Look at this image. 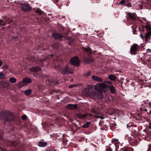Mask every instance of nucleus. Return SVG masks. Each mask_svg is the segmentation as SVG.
<instances>
[{
    "instance_id": "nucleus-46",
    "label": "nucleus",
    "mask_w": 151,
    "mask_h": 151,
    "mask_svg": "<svg viewBox=\"0 0 151 151\" xmlns=\"http://www.w3.org/2000/svg\"><path fill=\"white\" fill-rule=\"evenodd\" d=\"M48 84H50L51 86H52V84H51V83H47Z\"/></svg>"
},
{
    "instance_id": "nucleus-31",
    "label": "nucleus",
    "mask_w": 151,
    "mask_h": 151,
    "mask_svg": "<svg viewBox=\"0 0 151 151\" xmlns=\"http://www.w3.org/2000/svg\"><path fill=\"white\" fill-rule=\"evenodd\" d=\"M12 40H16L18 39V37L17 36H13L12 37Z\"/></svg>"
},
{
    "instance_id": "nucleus-23",
    "label": "nucleus",
    "mask_w": 151,
    "mask_h": 151,
    "mask_svg": "<svg viewBox=\"0 0 151 151\" xmlns=\"http://www.w3.org/2000/svg\"><path fill=\"white\" fill-rule=\"evenodd\" d=\"M6 77L5 75L1 72H0V78L3 79L5 78Z\"/></svg>"
},
{
    "instance_id": "nucleus-13",
    "label": "nucleus",
    "mask_w": 151,
    "mask_h": 151,
    "mask_svg": "<svg viewBox=\"0 0 151 151\" xmlns=\"http://www.w3.org/2000/svg\"><path fill=\"white\" fill-rule=\"evenodd\" d=\"M77 105L70 104L68 105V108L70 109H76L77 108Z\"/></svg>"
},
{
    "instance_id": "nucleus-43",
    "label": "nucleus",
    "mask_w": 151,
    "mask_h": 151,
    "mask_svg": "<svg viewBox=\"0 0 151 151\" xmlns=\"http://www.w3.org/2000/svg\"><path fill=\"white\" fill-rule=\"evenodd\" d=\"M147 51H149L150 52H151V50H150V49H148L147 50Z\"/></svg>"
},
{
    "instance_id": "nucleus-28",
    "label": "nucleus",
    "mask_w": 151,
    "mask_h": 151,
    "mask_svg": "<svg viewBox=\"0 0 151 151\" xmlns=\"http://www.w3.org/2000/svg\"><path fill=\"white\" fill-rule=\"evenodd\" d=\"M146 28L148 31H151V27H150L147 26L146 27Z\"/></svg>"
},
{
    "instance_id": "nucleus-6",
    "label": "nucleus",
    "mask_w": 151,
    "mask_h": 151,
    "mask_svg": "<svg viewBox=\"0 0 151 151\" xmlns=\"http://www.w3.org/2000/svg\"><path fill=\"white\" fill-rule=\"evenodd\" d=\"M93 94L94 97L98 99H102L103 98V95L102 92L98 91L97 93H93L92 94Z\"/></svg>"
},
{
    "instance_id": "nucleus-29",
    "label": "nucleus",
    "mask_w": 151,
    "mask_h": 151,
    "mask_svg": "<svg viewBox=\"0 0 151 151\" xmlns=\"http://www.w3.org/2000/svg\"><path fill=\"white\" fill-rule=\"evenodd\" d=\"M95 116V117L96 118H100L101 119H103L104 118V117L102 116H99L96 115V116Z\"/></svg>"
},
{
    "instance_id": "nucleus-41",
    "label": "nucleus",
    "mask_w": 151,
    "mask_h": 151,
    "mask_svg": "<svg viewBox=\"0 0 151 151\" xmlns=\"http://www.w3.org/2000/svg\"><path fill=\"white\" fill-rule=\"evenodd\" d=\"M0 149L1 150V151H7V150H2L1 148H0Z\"/></svg>"
},
{
    "instance_id": "nucleus-17",
    "label": "nucleus",
    "mask_w": 151,
    "mask_h": 151,
    "mask_svg": "<svg viewBox=\"0 0 151 151\" xmlns=\"http://www.w3.org/2000/svg\"><path fill=\"white\" fill-rule=\"evenodd\" d=\"M19 88H21L23 86H25V84H24V83L23 82H20L17 84Z\"/></svg>"
},
{
    "instance_id": "nucleus-14",
    "label": "nucleus",
    "mask_w": 151,
    "mask_h": 151,
    "mask_svg": "<svg viewBox=\"0 0 151 151\" xmlns=\"http://www.w3.org/2000/svg\"><path fill=\"white\" fill-rule=\"evenodd\" d=\"M151 35V32H148L146 33L145 36V38L146 41H147L148 39L150 38V36Z\"/></svg>"
},
{
    "instance_id": "nucleus-26",
    "label": "nucleus",
    "mask_w": 151,
    "mask_h": 151,
    "mask_svg": "<svg viewBox=\"0 0 151 151\" xmlns=\"http://www.w3.org/2000/svg\"><path fill=\"white\" fill-rule=\"evenodd\" d=\"M36 12L37 13H38L39 14H41L42 13V11L40 9L38 8L37 9Z\"/></svg>"
},
{
    "instance_id": "nucleus-34",
    "label": "nucleus",
    "mask_w": 151,
    "mask_h": 151,
    "mask_svg": "<svg viewBox=\"0 0 151 151\" xmlns=\"http://www.w3.org/2000/svg\"><path fill=\"white\" fill-rule=\"evenodd\" d=\"M51 82H52V84L53 85H56L57 83V82H55L54 81H51Z\"/></svg>"
},
{
    "instance_id": "nucleus-39",
    "label": "nucleus",
    "mask_w": 151,
    "mask_h": 151,
    "mask_svg": "<svg viewBox=\"0 0 151 151\" xmlns=\"http://www.w3.org/2000/svg\"><path fill=\"white\" fill-rule=\"evenodd\" d=\"M131 125H132L131 124H128L127 125V128H128V127H130V126H131Z\"/></svg>"
},
{
    "instance_id": "nucleus-9",
    "label": "nucleus",
    "mask_w": 151,
    "mask_h": 151,
    "mask_svg": "<svg viewBox=\"0 0 151 151\" xmlns=\"http://www.w3.org/2000/svg\"><path fill=\"white\" fill-rule=\"evenodd\" d=\"M118 109H108V113L110 115L115 114L118 111Z\"/></svg>"
},
{
    "instance_id": "nucleus-5",
    "label": "nucleus",
    "mask_w": 151,
    "mask_h": 151,
    "mask_svg": "<svg viewBox=\"0 0 151 151\" xmlns=\"http://www.w3.org/2000/svg\"><path fill=\"white\" fill-rule=\"evenodd\" d=\"M3 88H8L10 86V84L8 80L6 81H2L0 83Z\"/></svg>"
},
{
    "instance_id": "nucleus-42",
    "label": "nucleus",
    "mask_w": 151,
    "mask_h": 151,
    "mask_svg": "<svg viewBox=\"0 0 151 151\" xmlns=\"http://www.w3.org/2000/svg\"><path fill=\"white\" fill-rule=\"evenodd\" d=\"M93 61V60L91 59H89V62H92Z\"/></svg>"
},
{
    "instance_id": "nucleus-27",
    "label": "nucleus",
    "mask_w": 151,
    "mask_h": 151,
    "mask_svg": "<svg viewBox=\"0 0 151 151\" xmlns=\"http://www.w3.org/2000/svg\"><path fill=\"white\" fill-rule=\"evenodd\" d=\"M91 72L90 71H88L87 72L85 73L84 75L86 76H88L90 75Z\"/></svg>"
},
{
    "instance_id": "nucleus-16",
    "label": "nucleus",
    "mask_w": 151,
    "mask_h": 151,
    "mask_svg": "<svg viewBox=\"0 0 151 151\" xmlns=\"http://www.w3.org/2000/svg\"><path fill=\"white\" fill-rule=\"evenodd\" d=\"M9 81L10 82L12 83H14L17 81L16 79L14 77H11L9 78Z\"/></svg>"
},
{
    "instance_id": "nucleus-24",
    "label": "nucleus",
    "mask_w": 151,
    "mask_h": 151,
    "mask_svg": "<svg viewBox=\"0 0 151 151\" xmlns=\"http://www.w3.org/2000/svg\"><path fill=\"white\" fill-rule=\"evenodd\" d=\"M90 122H87L82 126L83 128H87L88 127L89 125L90 124Z\"/></svg>"
},
{
    "instance_id": "nucleus-3",
    "label": "nucleus",
    "mask_w": 151,
    "mask_h": 151,
    "mask_svg": "<svg viewBox=\"0 0 151 151\" xmlns=\"http://www.w3.org/2000/svg\"><path fill=\"white\" fill-rule=\"evenodd\" d=\"M70 62L72 64L78 66L80 64V61L79 60L77 57H75L72 58L70 60Z\"/></svg>"
},
{
    "instance_id": "nucleus-40",
    "label": "nucleus",
    "mask_w": 151,
    "mask_h": 151,
    "mask_svg": "<svg viewBox=\"0 0 151 151\" xmlns=\"http://www.w3.org/2000/svg\"><path fill=\"white\" fill-rule=\"evenodd\" d=\"M140 37L142 39H144V37H143V35H142L141 34L140 35Z\"/></svg>"
},
{
    "instance_id": "nucleus-38",
    "label": "nucleus",
    "mask_w": 151,
    "mask_h": 151,
    "mask_svg": "<svg viewBox=\"0 0 151 151\" xmlns=\"http://www.w3.org/2000/svg\"><path fill=\"white\" fill-rule=\"evenodd\" d=\"M91 111H92V112L93 113H95L96 114V111L95 110H94L92 109V110Z\"/></svg>"
},
{
    "instance_id": "nucleus-30",
    "label": "nucleus",
    "mask_w": 151,
    "mask_h": 151,
    "mask_svg": "<svg viewBox=\"0 0 151 151\" xmlns=\"http://www.w3.org/2000/svg\"><path fill=\"white\" fill-rule=\"evenodd\" d=\"M27 116L25 115H23L22 116V119L23 120H25L26 119Z\"/></svg>"
},
{
    "instance_id": "nucleus-19",
    "label": "nucleus",
    "mask_w": 151,
    "mask_h": 151,
    "mask_svg": "<svg viewBox=\"0 0 151 151\" xmlns=\"http://www.w3.org/2000/svg\"><path fill=\"white\" fill-rule=\"evenodd\" d=\"M31 93V90L30 89H28L24 91V93L27 95H30Z\"/></svg>"
},
{
    "instance_id": "nucleus-37",
    "label": "nucleus",
    "mask_w": 151,
    "mask_h": 151,
    "mask_svg": "<svg viewBox=\"0 0 151 151\" xmlns=\"http://www.w3.org/2000/svg\"><path fill=\"white\" fill-rule=\"evenodd\" d=\"M4 67L6 69H7L8 68V66L6 65H4Z\"/></svg>"
},
{
    "instance_id": "nucleus-21",
    "label": "nucleus",
    "mask_w": 151,
    "mask_h": 151,
    "mask_svg": "<svg viewBox=\"0 0 151 151\" xmlns=\"http://www.w3.org/2000/svg\"><path fill=\"white\" fill-rule=\"evenodd\" d=\"M83 50L87 52H91V49L89 47L84 48H83Z\"/></svg>"
},
{
    "instance_id": "nucleus-22",
    "label": "nucleus",
    "mask_w": 151,
    "mask_h": 151,
    "mask_svg": "<svg viewBox=\"0 0 151 151\" xmlns=\"http://www.w3.org/2000/svg\"><path fill=\"white\" fill-rule=\"evenodd\" d=\"M127 15H128L131 19H135V18L133 16L132 14L130 13H127Z\"/></svg>"
},
{
    "instance_id": "nucleus-12",
    "label": "nucleus",
    "mask_w": 151,
    "mask_h": 151,
    "mask_svg": "<svg viewBox=\"0 0 151 151\" xmlns=\"http://www.w3.org/2000/svg\"><path fill=\"white\" fill-rule=\"evenodd\" d=\"M22 81L24 83H29L31 82V80L28 78H24Z\"/></svg>"
},
{
    "instance_id": "nucleus-1",
    "label": "nucleus",
    "mask_w": 151,
    "mask_h": 151,
    "mask_svg": "<svg viewBox=\"0 0 151 151\" xmlns=\"http://www.w3.org/2000/svg\"><path fill=\"white\" fill-rule=\"evenodd\" d=\"M108 84H111V83L109 81H106L104 83H100L96 85L94 87L95 90L98 91L105 92L107 90L108 86Z\"/></svg>"
},
{
    "instance_id": "nucleus-48",
    "label": "nucleus",
    "mask_w": 151,
    "mask_h": 151,
    "mask_svg": "<svg viewBox=\"0 0 151 151\" xmlns=\"http://www.w3.org/2000/svg\"><path fill=\"white\" fill-rule=\"evenodd\" d=\"M51 55V56H53L52 55Z\"/></svg>"
},
{
    "instance_id": "nucleus-47",
    "label": "nucleus",
    "mask_w": 151,
    "mask_h": 151,
    "mask_svg": "<svg viewBox=\"0 0 151 151\" xmlns=\"http://www.w3.org/2000/svg\"><path fill=\"white\" fill-rule=\"evenodd\" d=\"M89 115L90 116H91V115H91V114H89Z\"/></svg>"
},
{
    "instance_id": "nucleus-36",
    "label": "nucleus",
    "mask_w": 151,
    "mask_h": 151,
    "mask_svg": "<svg viewBox=\"0 0 151 151\" xmlns=\"http://www.w3.org/2000/svg\"><path fill=\"white\" fill-rule=\"evenodd\" d=\"M124 2H125V1L124 0H123L122 1H120V3L121 4H123L124 3Z\"/></svg>"
},
{
    "instance_id": "nucleus-20",
    "label": "nucleus",
    "mask_w": 151,
    "mask_h": 151,
    "mask_svg": "<svg viewBox=\"0 0 151 151\" xmlns=\"http://www.w3.org/2000/svg\"><path fill=\"white\" fill-rule=\"evenodd\" d=\"M109 78L111 80H114L116 79V77L113 75H110L109 76Z\"/></svg>"
},
{
    "instance_id": "nucleus-33",
    "label": "nucleus",
    "mask_w": 151,
    "mask_h": 151,
    "mask_svg": "<svg viewBox=\"0 0 151 151\" xmlns=\"http://www.w3.org/2000/svg\"><path fill=\"white\" fill-rule=\"evenodd\" d=\"M70 41H71V42H72L73 41V40L72 39H71V40H70V41L69 42H68V43L70 45H71Z\"/></svg>"
},
{
    "instance_id": "nucleus-8",
    "label": "nucleus",
    "mask_w": 151,
    "mask_h": 151,
    "mask_svg": "<svg viewBox=\"0 0 151 151\" xmlns=\"http://www.w3.org/2000/svg\"><path fill=\"white\" fill-rule=\"evenodd\" d=\"M92 78L94 81L98 82H101L103 81V79L95 75H93Z\"/></svg>"
},
{
    "instance_id": "nucleus-45",
    "label": "nucleus",
    "mask_w": 151,
    "mask_h": 151,
    "mask_svg": "<svg viewBox=\"0 0 151 151\" xmlns=\"http://www.w3.org/2000/svg\"><path fill=\"white\" fill-rule=\"evenodd\" d=\"M147 109H144V111H147Z\"/></svg>"
},
{
    "instance_id": "nucleus-4",
    "label": "nucleus",
    "mask_w": 151,
    "mask_h": 151,
    "mask_svg": "<svg viewBox=\"0 0 151 151\" xmlns=\"http://www.w3.org/2000/svg\"><path fill=\"white\" fill-rule=\"evenodd\" d=\"M139 46L136 44H134L132 45L130 48V52L131 53L133 54H136L135 51L138 50L139 48Z\"/></svg>"
},
{
    "instance_id": "nucleus-2",
    "label": "nucleus",
    "mask_w": 151,
    "mask_h": 151,
    "mask_svg": "<svg viewBox=\"0 0 151 151\" xmlns=\"http://www.w3.org/2000/svg\"><path fill=\"white\" fill-rule=\"evenodd\" d=\"M60 70L62 74H63L69 73H72L73 72V70L71 68H68V66H66L64 68L60 69Z\"/></svg>"
},
{
    "instance_id": "nucleus-32",
    "label": "nucleus",
    "mask_w": 151,
    "mask_h": 151,
    "mask_svg": "<svg viewBox=\"0 0 151 151\" xmlns=\"http://www.w3.org/2000/svg\"><path fill=\"white\" fill-rule=\"evenodd\" d=\"M76 86V85L74 84V85L69 86V88H72L74 87H75Z\"/></svg>"
},
{
    "instance_id": "nucleus-10",
    "label": "nucleus",
    "mask_w": 151,
    "mask_h": 151,
    "mask_svg": "<svg viewBox=\"0 0 151 151\" xmlns=\"http://www.w3.org/2000/svg\"><path fill=\"white\" fill-rule=\"evenodd\" d=\"M41 70V68H40L37 67H33L29 68V70L32 72H37Z\"/></svg>"
},
{
    "instance_id": "nucleus-35",
    "label": "nucleus",
    "mask_w": 151,
    "mask_h": 151,
    "mask_svg": "<svg viewBox=\"0 0 151 151\" xmlns=\"http://www.w3.org/2000/svg\"><path fill=\"white\" fill-rule=\"evenodd\" d=\"M82 115H83V119L85 117H86V116H87L88 115V114H82Z\"/></svg>"
},
{
    "instance_id": "nucleus-44",
    "label": "nucleus",
    "mask_w": 151,
    "mask_h": 151,
    "mask_svg": "<svg viewBox=\"0 0 151 151\" xmlns=\"http://www.w3.org/2000/svg\"><path fill=\"white\" fill-rule=\"evenodd\" d=\"M151 113V109L150 110V112H148V114H150Z\"/></svg>"
},
{
    "instance_id": "nucleus-15",
    "label": "nucleus",
    "mask_w": 151,
    "mask_h": 151,
    "mask_svg": "<svg viewBox=\"0 0 151 151\" xmlns=\"http://www.w3.org/2000/svg\"><path fill=\"white\" fill-rule=\"evenodd\" d=\"M47 145V143L42 142H39L38 144V146L40 147H45Z\"/></svg>"
},
{
    "instance_id": "nucleus-11",
    "label": "nucleus",
    "mask_w": 151,
    "mask_h": 151,
    "mask_svg": "<svg viewBox=\"0 0 151 151\" xmlns=\"http://www.w3.org/2000/svg\"><path fill=\"white\" fill-rule=\"evenodd\" d=\"M52 37L55 39H60L62 38V36L60 34L54 33L52 35Z\"/></svg>"
},
{
    "instance_id": "nucleus-25",
    "label": "nucleus",
    "mask_w": 151,
    "mask_h": 151,
    "mask_svg": "<svg viewBox=\"0 0 151 151\" xmlns=\"http://www.w3.org/2000/svg\"><path fill=\"white\" fill-rule=\"evenodd\" d=\"M76 116L77 117L80 119H83V115L80 114H76Z\"/></svg>"
},
{
    "instance_id": "nucleus-18",
    "label": "nucleus",
    "mask_w": 151,
    "mask_h": 151,
    "mask_svg": "<svg viewBox=\"0 0 151 151\" xmlns=\"http://www.w3.org/2000/svg\"><path fill=\"white\" fill-rule=\"evenodd\" d=\"M109 90L112 93H114L115 92V91L114 88L113 86H110Z\"/></svg>"
},
{
    "instance_id": "nucleus-7",
    "label": "nucleus",
    "mask_w": 151,
    "mask_h": 151,
    "mask_svg": "<svg viewBox=\"0 0 151 151\" xmlns=\"http://www.w3.org/2000/svg\"><path fill=\"white\" fill-rule=\"evenodd\" d=\"M21 8L24 11H28L31 10V7L28 4H22Z\"/></svg>"
}]
</instances>
